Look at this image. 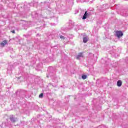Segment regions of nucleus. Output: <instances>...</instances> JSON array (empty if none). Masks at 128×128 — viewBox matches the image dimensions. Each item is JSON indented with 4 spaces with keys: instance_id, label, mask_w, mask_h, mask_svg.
I'll return each instance as SVG.
<instances>
[{
    "instance_id": "nucleus-1",
    "label": "nucleus",
    "mask_w": 128,
    "mask_h": 128,
    "mask_svg": "<svg viewBox=\"0 0 128 128\" xmlns=\"http://www.w3.org/2000/svg\"><path fill=\"white\" fill-rule=\"evenodd\" d=\"M66 10V6H64L63 4L60 5L58 4H56V8H55V10H52L51 12L50 13V14L52 16V14H64V10Z\"/></svg>"
},
{
    "instance_id": "nucleus-2",
    "label": "nucleus",
    "mask_w": 128,
    "mask_h": 128,
    "mask_svg": "<svg viewBox=\"0 0 128 128\" xmlns=\"http://www.w3.org/2000/svg\"><path fill=\"white\" fill-rule=\"evenodd\" d=\"M47 78H52L53 82H58V78H56V72H50L48 74L46 75Z\"/></svg>"
},
{
    "instance_id": "nucleus-3",
    "label": "nucleus",
    "mask_w": 128,
    "mask_h": 128,
    "mask_svg": "<svg viewBox=\"0 0 128 128\" xmlns=\"http://www.w3.org/2000/svg\"><path fill=\"white\" fill-rule=\"evenodd\" d=\"M50 2H44L41 3V6L44 10H48V8H50Z\"/></svg>"
},
{
    "instance_id": "nucleus-4",
    "label": "nucleus",
    "mask_w": 128,
    "mask_h": 128,
    "mask_svg": "<svg viewBox=\"0 0 128 128\" xmlns=\"http://www.w3.org/2000/svg\"><path fill=\"white\" fill-rule=\"evenodd\" d=\"M116 36H117V38H122V36H124V34L122 32V31H116Z\"/></svg>"
},
{
    "instance_id": "nucleus-5",
    "label": "nucleus",
    "mask_w": 128,
    "mask_h": 128,
    "mask_svg": "<svg viewBox=\"0 0 128 128\" xmlns=\"http://www.w3.org/2000/svg\"><path fill=\"white\" fill-rule=\"evenodd\" d=\"M10 120L12 122L14 123L16 122L17 120V118H14V116H10Z\"/></svg>"
},
{
    "instance_id": "nucleus-6",
    "label": "nucleus",
    "mask_w": 128,
    "mask_h": 128,
    "mask_svg": "<svg viewBox=\"0 0 128 128\" xmlns=\"http://www.w3.org/2000/svg\"><path fill=\"white\" fill-rule=\"evenodd\" d=\"M50 18L52 19L53 20H54V22H58V16H51Z\"/></svg>"
},
{
    "instance_id": "nucleus-7",
    "label": "nucleus",
    "mask_w": 128,
    "mask_h": 128,
    "mask_svg": "<svg viewBox=\"0 0 128 128\" xmlns=\"http://www.w3.org/2000/svg\"><path fill=\"white\" fill-rule=\"evenodd\" d=\"M76 60H82L84 58V55L82 53H80L78 55L76 56Z\"/></svg>"
},
{
    "instance_id": "nucleus-8",
    "label": "nucleus",
    "mask_w": 128,
    "mask_h": 128,
    "mask_svg": "<svg viewBox=\"0 0 128 128\" xmlns=\"http://www.w3.org/2000/svg\"><path fill=\"white\" fill-rule=\"evenodd\" d=\"M30 6H38V2L36 1H33V2L30 3Z\"/></svg>"
},
{
    "instance_id": "nucleus-9",
    "label": "nucleus",
    "mask_w": 128,
    "mask_h": 128,
    "mask_svg": "<svg viewBox=\"0 0 128 128\" xmlns=\"http://www.w3.org/2000/svg\"><path fill=\"white\" fill-rule=\"evenodd\" d=\"M32 18H38V14L36 12H34L32 13Z\"/></svg>"
},
{
    "instance_id": "nucleus-10",
    "label": "nucleus",
    "mask_w": 128,
    "mask_h": 128,
    "mask_svg": "<svg viewBox=\"0 0 128 128\" xmlns=\"http://www.w3.org/2000/svg\"><path fill=\"white\" fill-rule=\"evenodd\" d=\"M0 126L2 128H6V126H10V125L8 124V123H2Z\"/></svg>"
},
{
    "instance_id": "nucleus-11",
    "label": "nucleus",
    "mask_w": 128,
    "mask_h": 128,
    "mask_svg": "<svg viewBox=\"0 0 128 128\" xmlns=\"http://www.w3.org/2000/svg\"><path fill=\"white\" fill-rule=\"evenodd\" d=\"M122 82L120 80H118L117 82V86L119 87L122 86Z\"/></svg>"
},
{
    "instance_id": "nucleus-12",
    "label": "nucleus",
    "mask_w": 128,
    "mask_h": 128,
    "mask_svg": "<svg viewBox=\"0 0 128 128\" xmlns=\"http://www.w3.org/2000/svg\"><path fill=\"white\" fill-rule=\"evenodd\" d=\"M88 18V12L86 11L85 13L84 14L83 17H82V20H86Z\"/></svg>"
},
{
    "instance_id": "nucleus-13",
    "label": "nucleus",
    "mask_w": 128,
    "mask_h": 128,
    "mask_svg": "<svg viewBox=\"0 0 128 128\" xmlns=\"http://www.w3.org/2000/svg\"><path fill=\"white\" fill-rule=\"evenodd\" d=\"M6 44V40H4L2 42L0 43L1 46H4Z\"/></svg>"
},
{
    "instance_id": "nucleus-14",
    "label": "nucleus",
    "mask_w": 128,
    "mask_h": 128,
    "mask_svg": "<svg viewBox=\"0 0 128 128\" xmlns=\"http://www.w3.org/2000/svg\"><path fill=\"white\" fill-rule=\"evenodd\" d=\"M60 38L61 40H68V38L64 37V36H62V35H60Z\"/></svg>"
},
{
    "instance_id": "nucleus-15",
    "label": "nucleus",
    "mask_w": 128,
    "mask_h": 128,
    "mask_svg": "<svg viewBox=\"0 0 128 128\" xmlns=\"http://www.w3.org/2000/svg\"><path fill=\"white\" fill-rule=\"evenodd\" d=\"M88 38L84 37L83 38V42H84V44L88 42Z\"/></svg>"
},
{
    "instance_id": "nucleus-16",
    "label": "nucleus",
    "mask_w": 128,
    "mask_h": 128,
    "mask_svg": "<svg viewBox=\"0 0 128 128\" xmlns=\"http://www.w3.org/2000/svg\"><path fill=\"white\" fill-rule=\"evenodd\" d=\"M98 128H108V127L104 125H101L98 126Z\"/></svg>"
},
{
    "instance_id": "nucleus-17",
    "label": "nucleus",
    "mask_w": 128,
    "mask_h": 128,
    "mask_svg": "<svg viewBox=\"0 0 128 128\" xmlns=\"http://www.w3.org/2000/svg\"><path fill=\"white\" fill-rule=\"evenodd\" d=\"M87 78L86 75L84 74L82 76V80H86Z\"/></svg>"
},
{
    "instance_id": "nucleus-18",
    "label": "nucleus",
    "mask_w": 128,
    "mask_h": 128,
    "mask_svg": "<svg viewBox=\"0 0 128 128\" xmlns=\"http://www.w3.org/2000/svg\"><path fill=\"white\" fill-rule=\"evenodd\" d=\"M70 28H68L69 30H72V28H74V25H72V24H70Z\"/></svg>"
},
{
    "instance_id": "nucleus-19",
    "label": "nucleus",
    "mask_w": 128,
    "mask_h": 128,
    "mask_svg": "<svg viewBox=\"0 0 128 128\" xmlns=\"http://www.w3.org/2000/svg\"><path fill=\"white\" fill-rule=\"evenodd\" d=\"M43 96H44V94H43V93L40 94L39 95V98H43Z\"/></svg>"
},
{
    "instance_id": "nucleus-20",
    "label": "nucleus",
    "mask_w": 128,
    "mask_h": 128,
    "mask_svg": "<svg viewBox=\"0 0 128 128\" xmlns=\"http://www.w3.org/2000/svg\"><path fill=\"white\" fill-rule=\"evenodd\" d=\"M70 6H72L74 4V0H70Z\"/></svg>"
},
{
    "instance_id": "nucleus-21",
    "label": "nucleus",
    "mask_w": 128,
    "mask_h": 128,
    "mask_svg": "<svg viewBox=\"0 0 128 128\" xmlns=\"http://www.w3.org/2000/svg\"><path fill=\"white\" fill-rule=\"evenodd\" d=\"M68 38H72V35H69L68 36Z\"/></svg>"
},
{
    "instance_id": "nucleus-22",
    "label": "nucleus",
    "mask_w": 128,
    "mask_h": 128,
    "mask_svg": "<svg viewBox=\"0 0 128 128\" xmlns=\"http://www.w3.org/2000/svg\"><path fill=\"white\" fill-rule=\"evenodd\" d=\"M11 32H12V34H16V31H14V30L11 31Z\"/></svg>"
},
{
    "instance_id": "nucleus-23",
    "label": "nucleus",
    "mask_w": 128,
    "mask_h": 128,
    "mask_svg": "<svg viewBox=\"0 0 128 128\" xmlns=\"http://www.w3.org/2000/svg\"><path fill=\"white\" fill-rule=\"evenodd\" d=\"M50 0V2H54V0Z\"/></svg>"
},
{
    "instance_id": "nucleus-24",
    "label": "nucleus",
    "mask_w": 128,
    "mask_h": 128,
    "mask_svg": "<svg viewBox=\"0 0 128 128\" xmlns=\"http://www.w3.org/2000/svg\"><path fill=\"white\" fill-rule=\"evenodd\" d=\"M51 24L52 26H56V24Z\"/></svg>"
},
{
    "instance_id": "nucleus-25",
    "label": "nucleus",
    "mask_w": 128,
    "mask_h": 128,
    "mask_svg": "<svg viewBox=\"0 0 128 128\" xmlns=\"http://www.w3.org/2000/svg\"><path fill=\"white\" fill-rule=\"evenodd\" d=\"M60 32H58V34H59V36H60Z\"/></svg>"
},
{
    "instance_id": "nucleus-26",
    "label": "nucleus",
    "mask_w": 128,
    "mask_h": 128,
    "mask_svg": "<svg viewBox=\"0 0 128 128\" xmlns=\"http://www.w3.org/2000/svg\"><path fill=\"white\" fill-rule=\"evenodd\" d=\"M40 28L41 29L42 28V26L40 27Z\"/></svg>"
},
{
    "instance_id": "nucleus-27",
    "label": "nucleus",
    "mask_w": 128,
    "mask_h": 128,
    "mask_svg": "<svg viewBox=\"0 0 128 128\" xmlns=\"http://www.w3.org/2000/svg\"><path fill=\"white\" fill-rule=\"evenodd\" d=\"M49 72H50V69H48V70Z\"/></svg>"
},
{
    "instance_id": "nucleus-28",
    "label": "nucleus",
    "mask_w": 128,
    "mask_h": 128,
    "mask_svg": "<svg viewBox=\"0 0 128 128\" xmlns=\"http://www.w3.org/2000/svg\"><path fill=\"white\" fill-rule=\"evenodd\" d=\"M101 0V2H102V0Z\"/></svg>"
}]
</instances>
